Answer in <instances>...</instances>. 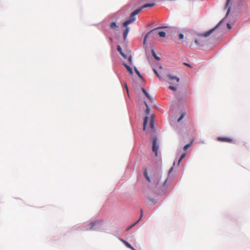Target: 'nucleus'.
I'll list each match as a JSON object with an SVG mask.
<instances>
[{
    "label": "nucleus",
    "mask_w": 250,
    "mask_h": 250,
    "mask_svg": "<svg viewBox=\"0 0 250 250\" xmlns=\"http://www.w3.org/2000/svg\"><path fill=\"white\" fill-rule=\"evenodd\" d=\"M223 20H221L216 25L215 27L213 28L210 29L209 31H208L204 33H200L198 35L199 37H207L209 36L218 27L220 26V25L221 24V23L223 22Z\"/></svg>",
    "instance_id": "3"
},
{
    "label": "nucleus",
    "mask_w": 250,
    "mask_h": 250,
    "mask_svg": "<svg viewBox=\"0 0 250 250\" xmlns=\"http://www.w3.org/2000/svg\"><path fill=\"white\" fill-rule=\"evenodd\" d=\"M184 64L185 65H187V66H189V67H190V65H189L188 63L184 62Z\"/></svg>",
    "instance_id": "35"
},
{
    "label": "nucleus",
    "mask_w": 250,
    "mask_h": 250,
    "mask_svg": "<svg viewBox=\"0 0 250 250\" xmlns=\"http://www.w3.org/2000/svg\"><path fill=\"white\" fill-rule=\"evenodd\" d=\"M227 25L228 29H230L231 28V26L229 23H228Z\"/></svg>",
    "instance_id": "30"
},
{
    "label": "nucleus",
    "mask_w": 250,
    "mask_h": 250,
    "mask_svg": "<svg viewBox=\"0 0 250 250\" xmlns=\"http://www.w3.org/2000/svg\"><path fill=\"white\" fill-rule=\"evenodd\" d=\"M167 77L169 80L172 81V80H175L177 83L179 82L180 79L179 78H178L176 76H172L171 75H168L167 76Z\"/></svg>",
    "instance_id": "8"
},
{
    "label": "nucleus",
    "mask_w": 250,
    "mask_h": 250,
    "mask_svg": "<svg viewBox=\"0 0 250 250\" xmlns=\"http://www.w3.org/2000/svg\"><path fill=\"white\" fill-rule=\"evenodd\" d=\"M173 169V167L171 168L170 170V171H171Z\"/></svg>",
    "instance_id": "39"
},
{
    "label": "nucleus",
    "mask_w": 250,
    "mask_h": 250,
    "mask_svg": "<svg viewBox=\"0 0 250 250\" xmlns=\"http://www.w3.org/2000/svg\"><path fill=\"white\" fill-rule=\"evenodd\" d=\"M153 72H154V73L157 75V76L159 78H160V76H159V75L158 73L157 72V70L155 68H153Z\"/></svg>",
    "instance_id": "24"
},
{
    "label": "nucleus",
    "mask_w": 250,
    "mask_h": 250,
    "mask_svg": "<svg viewBox=\"0 0 250 250\" xmlns=\"http://www.w3.org/2000/svg\"><path fill=\"white\" fill-rule=\"evenodd\" d=\"M120 53L124 58H126V55H125L122 51H121V52H120Z\"/></svg>",
    "instance_id": "28"
},
{
    "label": "nucleus",
    "mask_w": 250,
    "mask_h": 250,
    "mask_svg": "<svg viewBox=\"0 0 250 250\" xmlns=\"http://www.w3.org/2000/svg\"><path fill=\"white\" fill-rule=\"evenodd\" d=\"M168 88L169 89H171V90H173L174 91L177 90V88L176 87H175V86H171L170 85V86H168Z\"/></svg>",
    "instance_id": "23"
},
{
    "label": "nucleus",
    "mask_w": 250,
    "mask_h": 250,
    "mask_svg": "<svg viewBox=\"0 0 250 250\" xmlns=\"http://www.w3.org/2000/svg\"><path fill=\"white\" fill-rule=\"evenodd\" d=\"M159 28H158V29ZM157 28H155L153 30H151L150 32H149L146 35L144 41V44L146 43V40L148 37L149 35H152L153 37H155L157 36H159L160 37H166V33L164 31H157L156 30Z\"/></svg>",
    "instance_id": "2"
},
{
    "label": "nucleus",
    "mask_w": 250,
    "mask_h": 250,
    "mask_svg": "<svg viewBox=\"0 0 250 250\" xmlns=\"http://www.w3.org/2000/svg\"><path fill=\"white\" fill-rule=\"evenodd\" d=\"M153 55L154 57V58H155L157 60L159 61V60H160V58L159 57L155 55V54L154 53V52H153Z\"/></svg>",
    "instance_id": "26"
},
{
    "label": "nucleus",
    "mask_w": 250,
    "mask_h": 250,
    "mask_svg": "<svg viewBox=\"0 0 250 250\" xmlns=\"http://www.w3.org/2000/svg\"><path fill=\"white\" fill-rule=\"evenodd\" d=\"M217 140L219 142L229 143H232L233 142V139L230 137H219L217 138Z\"/></svg>",
    "instance_id": "4"
},
{
    "label": "nucleus",
    "mask_w": 250,
    "mask_h": 250,
    "mask_svg": "<svg viewBox=\"0 0 250 250\" xmlns=\"http://www.w3.org/2000/svg\"><path fill=\"white\" fill-rule=\"evenodd\" d=\"M142 90L143 91V92L145 94V95L146 96V97L149 99H150V97L149 95V94L147 92V91L146 90V89L144 88H142Z\"/></svg>",
    "instance_id": "15"
},
{
    "label": "nucleus",
    "mask_w": 250,
    "mask_h": 250,
    "mask_svg": "<svg viewBox=\"0 0 250 250\" xmlns=\"http://www.w3.org/2000/svg\"><path fill=\"white\" fill-rule=\"evenodd\" d=\"M230 11V8H229L228 10V12H227V15L229 14V12Z\"/></svg>",
    "instance_id": "36"
},
{
    "label": "nucleus",
    "mask_w": 250,
    "mask_h": 250,
    "mask_svg": "<svg viewBox=\"0 0 250 250\" xmlns=\"http://www.w3.org/2000/svg\"><path fill=\"white\" fill-rule=\"evenodd\" d=\"M184 117V115H182L181 117L178 119V122H180Z\"/></svg>",
    "instance_id": "29"
},
{
    "label": "nucleus",
    "mask_w": 250,
    "mask_h": 250,
    "mask_svg": "<svg viewBox=\"0 0 250 250\" xmlns=\"http://www.w3.org/2000/svg\"><path fill=\"white\" fill-rule=\"evenodd\" d=\"M194 42H195V43L197 45H202V42L203 41H200L199 40H198V39H195L194 40Z\"/></svg>",
    "instance_id": "19"
},
{
    "label": "nucleus",
    "mask_w": 250,
    "mask_h": 250,
    "mask_svg": "<svg viewBox=\"0 0 250 250\" xmlns=\"http://www.w3.org/2000/svg\"><path fill=\"white\" fill-rule=\"evenodd\" d=\"M125 66L126 67V68L127 69V70H128V71L129 72V73L131 74V75H133V70H132V69L131 67H130L129 66H128V65H127L126 64H124Z\"/></svg>",
    "instance_id": "12"
},
{
    "label": "nucleus",
    "mask_w": 250,
    "mask_h": 250,
    "mask_svg": "<svg viewBox=\"0 0 250 250\" xmlns=\"http://www.w3.org/2000/svg\"><path fill=\"white\" fill-rule=\"evenodd\" d=\"M120 240L127 248L131 249L132 250H136L134 249L130 244H129L127 241H125L123 239H120Z\"/></svg>",
    "instance_id": "7"
},
{
    "label": "nucleus",
    "mask_w": 250,
    "mask_h": 250,
    "mask_svg": "<svg viewBox=\"0 0 250 250\" xmlns=\"http://www.w3.org/2000/svg\"><path fill=\"white\" fill-rule=\"evenodd\" d=\"M166 182H167V179H165L164 181V185H165Z\"/></svg>",
    "instance_id": "37"
},
{
    "label": "nucleus",
    "mask_w": 250,
    "mask_h": 250,
    "mask_svg": "<svg viewBox=\"0 0 250 250\" xmlns=\"http://www.w3.org/2000/svg\"><path fill=\"white\" fill-rule=\"evenodd\" d=\"M230 0H227V2H226V7H227L229 5Z\"/></svg>",
    "instance_id": "31"
},
{
    "label": "nucleus",
    "mask_w": 250,
    "mask_h": 250,
    "mask_svg": "<svg viewBox=\"0 0 250 250\" xmlns=\"http://www.w3.org/2000/svg\"><path fill=\"white\" fill-rule=\"evenodd\" d=\"M191 144L192 143L188 144H187L186 146H185L184 147V150L185 151H186L188 148L191 146Z\"/></svg>",
    "instance_id": "22"
},
{
    "label": "nucleus",
    "mask_w": 250,
    "mask_h": 250,
    "mask_svg": "<svg viewBox=\"0 0 250 250\" xmlns=\"http://www.w3.org/2000/svg\"><path fill=\"white\" fill-rule=\"evenodd\" d=\"M184 35L182 33H180L179 35V38L180 40H182L184 39Z\"/></svg>",
    "instance_id": "25"
},
{
    "label": "nucleus",
    "mask_w": 250,
    "mask_h": 250,
    "mask_svg": "<svg viewBox=\"0 0 250 250\" xmlns=\"http://www.w3.org/2000/svg\"><path fill=\"white\" fill-rule=\"evenodd\" d=\"M125 88L127 91V92L128 93V87H127L126 83H125Z\"/></svg>",
    "instance_id": "32"
},
{
    "label": "nucleus",
    "mask_w": 250,
    "mask_h": 250,
    "mask_svg": "<svg viewBox=\"0 0 250 250\" xmlns=\"http://www.w3.org/2000/svg\"><path fill=\"white\" fill-rule=\"evenodd\" d=\"M148 118L147 116H146L144 119V124H143V129L144 130L146 129V125L148 122Z\"/></svg>",
    "instance_id": "14"
},
{
    "label": "nucleus",
    "mask_w": 250,
    "mask_h": 250,
    "mask_svg": "<svg viewBox=\"0 0 250 250\" xmlns=\"http://www.w3.org/2000/svg\"><path fill=\"white\" fill-rule=\"evenodd\" d=\"M143 209H141V216H140V217L139 219V220H138L136 223H135L134 224H133L131 227H130L129 228H128L127 229V230H129L130 228H131L132 227H133V226H135L137 223H138V222H139V221L141 219V218H142V216H143Z\"/></svg>",
    "instance_id": "13"
},
{
    "label": "nucleus",
    "mask_w": 250,
    "mask_h": 250,
    "mask_svg": "<svg viewBox=\"0 0 250 250\" xmlns=\"http://www.w3.org/2000/svg\"><path fill=\"white\" fill-rule=\"evenodd\" d=\"M150 127L151 129H153L154 127V117L152 116L150 121Z\"/></svg>",
    "instance_id": "10"
},
{
    "label": "nucleus",
    "mask_w": 250,
    "mask_h": 250,
    "mask_svg": "<svg viewBox=\"0 0 250 250\" xmlns=\"http://www.w3.org/2000/svg\"><path fill=\"white\" fill-rule=\"evenodd\" d=\"M155 5V4L152 3H148V4H146L144 5L141 8H138L135 10L134 12H133L130 17V19L126 21H125L123 25L124 26H126L129 24L132 23L135 21V16L138 14L144 8H147V7H152Z\"/></svg>",
    "instance_id": "1"
},
{
    "label": "nucleus",
    "mask_w": 250,
    "mask_h": 250,
    "mask_svg": "<svg viewBox=\"0 0 250 250\" xmlns=\"http://www.w3.org/2000/svg\"><path fill=\"white\" fill-rule=\"evenodd\" d=\"M189 44V46L190 48H192L193 47V43H188Z\"/></svg>",
    "instance_id": "34"
},
{
    "label": "nucleus",
    "mask_w": 250,
    "mask_h": 250,
    "mask_svg": "<svg viewBox=\"0 0 250 250\" xmlns=\"http://www.w3.org/2000/svg\"><path fill=\"white\" fill-rule=\"evenodd\" d=\"M186 154H187L186 153H184L182 154V155L180 157V159L178 160V166L180 164L181 161L185 157V156H186Z\"/></svg>",
    "instance_id": "17"
},
{
    "label": "nucleus",
    "mask_w": 250,
    "mask_h": 250,
    "mask_svg": "<svg viewBox=\"0 0 250 250\" xmlns=\"http://www.w3.org/2000/svg\"><path fill=\"white\" fill-rule=\"evenodd\" d=\"M145 105H146V114L147 115H149V113H150V108H149V107H148V106L146 102L145 103Z\"/></svg>",
    "instance_id": "18"
},
{
    "label": "nucleus",
    "mask_w": 250,
    "mask_h": 250,
    "mask_svg": "<svg viewBox=\"0 0 250 250\" xmlns=\"http://www.w3.org/2000/svg\"><path fill=\"white\" fill-rule=\"evenodd\" d=\"M158 149L159 146L157 144V140L156 138H155L153 140L152 150L155 152L156 156L158 155Z\"/></svg>",
    "instance_id": "5"
},
{
    "label": "nucleus",
    "mask_w": 250,
    "mask_h": 250,
    "mask_svg": "<svg viewBox=\"0 0 250 250\" xmlns=\"http://www.w3.org/2000/svg\"><path fill=\"white\" fill-rule=\"evenodd\" d=\"M144 176H145V177L146 178V180L149 182H150L151 181H150V178H149V177L148 176V175L147 168H145L144 169Z\"/></svg>",
    "instance_id": "9"
},
{
    "label": "nucleus",
    "mask_w": 250,
    "mask_h": 250,
    "mask_svg": "<svg viewBox=\"0 0 250 250\" xmlns=\"http://www.w3.org/2000/svg\"><path fill=\"white\" fill-rule=\"evenodd\" d=\"M134 69H135V71L136 72V73L137 74V75L140 78H142V75L141 74H140V73L139 72V71L138 70V69L135 67H134Z\"/></svg>",
    "instance_id": "21"
},
{
    "label": "nucleus",
    "mask_w": 250,
    "mask_h": 250,
    "mask_svg": "<svg viewBox=\"0 0 250 250\" xmlns=\"http://www.w3.org/2000/svg\"><path fill=\"white\" fill-rule=\"evenodd\" d=\"M96 222H92L89 225V229H92L93 227H94L96 225Z\"/></svg>",
    "instance_id": "20"
},
{
    "label": "nucleus",
    "mask_w": 250,
    "mask_h": 250,
    "mask_svg": "<svg viewBox=\"0 0 250 250\" xmlns=\"http://www.w3.org/2000/svg\"><path fill=\"white\" fill-rule=\"evenodd\" d=\"M117 50L119 52H121V51H122V48L120 46L118 45L117 46Z\"/></svg>",
    "instance_id": "27"
},
{
    "label": "nucleus",
    "mask_w": 250,
    "mask_h": 250,
    "mask_svg": "<svg viewBox=\"0 0 250 250\" xmlns=\"http://www.w3.org/2000/svg\"><path fill=\"white\" fill-rule=\"evenodd\" d=\"M120 240L127 248L131 249L132 250H136L134 249L130 244H129L127 241H125L123 239H120Z\"/></svg>",
    "instance_id": "6"
},
{
    "label": "nucleus",
    "mask_w": 250,
    "mask_h": 250,
    "mask_svg": "<svg viewBox=\"0 0 250 250\" xmlns=\"http://www.w3.org/2000/svg\"><path fill=\"white\" fill-rule=\"evenodd\" d=\"M110 27L112 29H114L118 27V26L115 22H112L110 24Z\"/></svg>",
    "instance_id": "16"
},
{
    "label": "nucleus",
    "mask_w": 250,
    "mask_h": 250,
    "mask_svg": "<svg viewBox=\"0 0 250 250\" xmlns=\"http://www.w3.org/2000/svg\"><path fill=\"white\" fill-rule=\"evenodd\" d=\"M126 27V29L124 33V38L125 40L126 39L127 34L129 31V28L127 27V25L126 26H125Z\"/></svg>",
    "instance_id": "11"
},
{
    "label": "nucleus",
    "mask_w": 250,
    "mask_h": 250,
    "mask_svg": "<svg viewBox=\"0 0 250 250\" xmlns=\"http://www.w3.org/2000/svg\"><path fill=\"white\" fill-rule=\"evenodd\" d=\"M110 40L111 42H112V39L111 38H110Z\"/></svg>",
    "instance_id": "38"
},
{
    "label": "nucleus",
    "mask_w": 250,
    "mask_h": 250,
    "mask_svg": "<svg viewBox=\"0 0 250 250\" xmlns=\"http://www.w3.org/2000/svg\"><path fill=\"white\" fill-rule=\"evenodd\" d=\"M128 61L129 62L131 63L132 62V57L131 56L129 57V59H128Z\"/></svg>",
    "instance_id": "33"
}]
</instances>
